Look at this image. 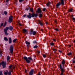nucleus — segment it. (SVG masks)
I'll use <instances>...</instances> for the list:
<instances>
[{"instance_id":"nucleus-42","label":"nucleus","mask_w":75,"mask_h":75,"mask_svg":"<svg viewBox=\"0 0 75 75\" xmlns=\"http://www.w3.org/2000/svg\"><path fill=\"white\" fill-rule=\"evenodd\" d=\"M19 2H22L23 1V0H19Z\"/></svg>"},{"instance_id":"nucleus-19","label":"nucleus","mask_w":75,"mask_h":75,"mask_svg":"<svg viewBox=\"0 0 75 75\" xmlns=\"http://www.w3.org/2000/svg\"><path fill=\"white\" fill-rule=\"evenodd\" d=\"M38 22L40 25H42V23H41V21H39Z\"/></svg>"},{"instance_id":"nucleus-47","label":"nucleus","mask_w":75,"mask_h":75,"mask_svg":"<svg viewBox=\"0 0 75 75\" xmlns=\"http://www.w3.org/2000/svg\"><path fill=\"white\" fill-rule=\"evenodd\" d=\"M57 50H56V49H53V51H56Z\"/></svg>"},{"instance_id":"nucleus-54","label":"nucleus","mask_w":75,"mask_h":75,"mask_svg":"<svg viewBox=\"0 0 75 75\" xmlns=\"http://www.w3.org/2000/svg\"><path fill=\"white\" fill-rule=\"evenodd\" d=\"M46 24H48V22H46Z\"/></svg>"},{"instance_id":"nucleus-28","label":"nucleus","mask_w":75,"mask_h":75,"mask_svg":"<svg viewBox=\"0 0 75 75\" xmlns=\"http://www.w3.org/2000/svg\"><path fill=\"white\" fill-rule=\"evenodd\" d=\"M42 14L41 13H40L39 14V17H42Z\"/></svg>"},{"instance_id":"nucleus-36","label":"nucleus","mask_w":75,"mask_h":75,"mask_svg":"<svg viewBox=\"0 0 75 75\" xmlns=\"http://www.w3.org/2000/svg\"><path fill=\"white\" fill-rule=\"evenodd\" d=\"M43 56L44 58H45V57H46V55H45V54H43Z\"/></svg>"},{"instance_id":"nucleus-1","label":"nucleus","mask_w":75,"mask_h":75,"mask_svg":"<svg viewBox=\"0 0 75 75\" xmlns=\"http://www.w3.org/2000/svg\"><path fill=\"white\" fill-rule=\"evenodd\" d=\"M29 15H28L27 16V17L29 18H31V17H37V16H38V15L37 14H34V13H32L31 14V13H29Z\"/></svg>"},{"instance_id":"nucleus-40","label":"nucleus","mask_w":75,"mask_h":75,"mask_svg":"<svg viewBox=\"0 0 75 75\" xmlns=\"http://www.w3.org/2000/svg\"><path fill=\"white\" fill-rule=\"evenodd\" d=\"M12 66H13V65H12L10 66L9 67V68H11V67H12Z\"/></svg>"},{"instance_id":"nucleus-22","label":"nucleus","mask_w":75,"mask_h":75,"mask_svg":"<svg viewBox=\"0 0 75 75\" xmlns=\"http://www.w3.org/2000/svg\"><path fill=\"white\" fill-rule=\"evenodd\" d=\"M6 24H7V22L5 21L4 23V25H3V27H5L6 25Z\"/></svg>"},{"instance_id":"nucleus-35","label":"nucleus","mask_w":75,"mask_h":75,"mask_svg":"<svg viewBox=\"0 0 75 75\" xmlns=\"http://www.w3.org/2000/svg\"><path fill=\"white\" fill-rule=\"evenodd\" d=\"M33 44H35L36 43H37V42L35 41H33Z\"/></svg>"},{"instance_id":"nucleus-10","label":"nucleus","mask_w":75,"mask_h":75,"mask_svg":"<svg viewBox=\"0 0 75 75\" xmlns=\"http://www.w3.org/2000/svg\"><path fill=\"white\" fill-rule=\"evenodd\" d=\"M37 12L38 13H41L42 12L41 10V9L40 8H39Z\"/></svg>"},{"instance_id":"nucleus-12","label":"nucleus","mask_w":75,"mask_h":75,"mask_svg":"<svg viewBox=\"0 0 75 75\" xmlns=\"http://www.w3.org/2000/svg\"><path fill=\"white\" fill-rule=\"evenodd\" d=\"M64 0H61V3L62 5H64Z\"/></svg>"},{"instance_id":"nucleus-33","label":"nucleus","mask_w":75,"mask_h":75,"mask_svg":"<svg viewBox=\"0 0 75 75\" xmlns=\"http://www.w3.org/2000/svg\"><path fill=\"white\" fill-rule=\"evenodd\" d=\"M50 44L51 45H54V43H50Z\"/></svg>"},{"instance_id":"nucleus-16","label":"nucleus","mask_w":75,"mask_h":75,"mask_svg":"<svg viewBox=\"0 0 75 75\" xmlns=\"http://www.w3.org/2000/svg\"><path fill=\"white\" fill-rule=\"evenodd\" d=\"M13 27L11 26H10L9 27V30H11V31H12V30H13Z\"/></svg>"},{"instance_id":"nucleus-59","label":"nucleus","mask_w":75,"mask_h":75,"mask_svg":"<svg viewBox=\"0 0 75 75\" xmlns=\"http://www.w3.org/2000/svg\"><path fill=\"white\" fill-rule=\"evenodd\" d=\"M55 22L56 23H57V21H55Z\"/></svg>"},{"instance_id":"nucleus-51","label":"nucleus","mask_w":75,"mask_h":75,"mask_svg":"<svg viewBox=\"0 0 75 75\" xmlns=\"http://www.w3.org/2000/svg\"><path fill=\"white\" fill-rule=\"evenodd\" d=\"M59 52H62V51H61V50H59Z\"/></svg>"},{"instance_id":"nucleus-3","label":"nucleus","mask_w":75,"mask_h":75,"mask_svg":"<svg viewBox=\"0 0 75 75\" xmlns=\"http://www.w3.org/2000/svg\"><path fill=\"white\" fill-rule=\"evenodd\" d=\"M59 67L60 68L61 70V73L60 75H63L64 74H63V73H64V69L63 68H62V65L61 64H60Z\"/></svg>"},{"instance_id":"nucleus-61","label":"nucleus","mask_w":75,"mask_h":75,"mask_svg":"<svg viewBox=\"0 0 75 75\" xmlns=\"http://www.w3.org/2000/svg\"><path fill=\"white\" fill-rule=\"evenodd\" d=\"M16 5H17V3H16Z\"/></svg>"},{"instance_id":"nucleus-49","label":"nucleus","mask_w":75,"mask_h":75,"mask_svg":"<svg viewBox=\"0 0 75 75\" xmlns=\"http://www.w3.org/2000/svg\"><path fill=\"white\" fill-rule=\"evenodd\" d=\"M29 10L28 8H27L25 9V10Z\"/></svg>"},{"instance_id":"nucleus-60","label":"nucleus","mask_w":75,"mask_h":75,"mask_svg":"<svg viewBox=\"0 0 75 75\" xmlns=\"http://www.w3.org/2000/svg\"><path fill=\"white\" fill-rule=\"evenodd\" d=\"M40 31H42V29H41L40 30Z\"/></svg>"},{"instance_id":"nucleus-62","label":"nucleus","mask_w":75,"mask_h":75,"mask_svg":"<svg viewBox=\"0 0 75 75\" xmlns=\"http://www.w3.org/2000/svg\"><path fill=\"white\" fill-rule=\"evenodd\" d=\"M71 16H72V17H74V16H73V15H72Z\"/></svg>"},{"instance_id":"nucleus-39","label":"nucleus","mask_w":75,"mask_h":75,"mask_svg":"<svg viewBox=\"0 0 75 75\" xmlns=\"http://www.w3.org/2000/svg\"><path fill=\"white\" fill-rule=\"evenodd\" d=\"M0 75H3V74H2V71H0Z\"/></svg>"},{"instance_id":"nucleus-17","label":"nucleus","mask_w":75,"mask_h":75,"mask_svg":"<svg viewBox=\"0 0 75 75\" xmlns=\"http://www.w3.org/2000/svg\"><path fill=\"white\" fill-rule=\"evenodd\" d=\"M4 40L6 41H8V39L6 37L4 38Z\"/></svg>"},{"instance_id":"nucleus-37","label":"nucleus","mask_w":75,"mask_h":75,"mask_svg":"<svg viewBox=\"0 0 75 75\" xmlns=\"http://www.w3.org/2000/svg\"><path fill=\"white\" fill-rule=\"evenodd\" d=\"M18 23H19V25H20V26H21V24L20 23V22H18Z\"/></svg>"},{"instance_id":"nucleus-52","label":"nucleus","mask_w":75,"mask_h":75,"mask_svg":"<svg viewBox=\"0 0 75 75\" xmlns=\"http://www.w3.org/2000/svg\"><path fill=\"white\" fill-rule=\"evenodd\" d=\"M38 75H41V74H40V72L38 73Z\"/></svg>"},{"instance_id":"nucleus-45","label":"nucleus","mask_w":75,"mask_h":75,"mask_svg":"<svg viewBox=\"0 0 75 75\" xmlns=\"http://www.w3.org/2000/svg\"><path fill=\"white\" fill-rule=\"evenodd\" d=\"M4 24V23H2L1 24V26H3V25Z\"/></svg>"},{"instance_id":"nucleus-38","label":"nucleus","mask_w":75,"mask_h":75,"mask_svg":"<svg viewBox=\"0 0 75 75\" xmlns=\"http://www.w3.org/2000/svg\"><path fill=\"white\" fill-rule=\"evenodd\" d=\"M46 9V8H43V11H45Z\"/></svg>"},{"instance_id":"nucleus-57","label":"nucleus","mask_w":75,"mask_h":75,"mask_svg":"<svg viewBox=\"0 0 75 75\" xmlns=\"http://www.w3.org/2000/svg\"><path fill=\"white\" fill-rule=\"evenodd\" d=\"M63 65H62V67H63V68H64V64H63Z\"/></svg>"},{"instance_id":"nucleus-24","label":"nucleus","mask_w":75,"mask_h":75,"mask_svg":"<svg viewBox=\"0 0 75 75\" xmlns=\"http://www.w3.org/2000/svg\"><path fill=\"white\" fill-rule=\"evenodd\" d=\"M50 2H48L47 4H46L47 6H49V5H50Z\"/></svg>"},{"instance_id":"nucleus-30","label":"nucleus","mask_w":75,"mask_h":75,"mask_svg":"<svg viewBox=\"0 0 75 75\" xmlns=\"http://www.w3.org/2000/svg\"><path fill=\"white\" fill-rule=\"evenodd\" d=\"M33 48H37V45L34 46L33 47Z\"/></svg>"},{"instance_id":"nucleus-55","label":"nucleus","mask_w":75,"mask_h":75,"mask_svg":"<svg viewBox=\"0 0 75 75\" xmlns=\"http://www.w3.org/2000/svg\"><path fill=\"white\" fill-rule=\"evenodd\" d=\"M27 72V70L26 69H25V72Z\"/></svg>"},{"instance_id":"nucleus-58","label":"nucleus","mask_w":75,"mask_h":75,"mask_svg":"<svg viewBox=\"0 0 75 75\" xmlns=\"http://www.w3.org/2000/svg\"><path fill=\"white\" fill-rule=\"evenodd\" d=\"M74 42H75V40H74Z\"/></svg>"},{"instance_id":"nucleus-34","label":"nucleus","mask_w":75,"mask_h":75,"mask_svg":"<svg viewBox=\"0 0 75 75\" xmlns=\"http://www.w3.org/2000/svg\"><path fill=\"white\" fill-rule=\"evenodd\" d=\"M4 14L5 15H6L7 14V12L6 11H5L4 12Z\"/></svg>"},{"instance_id":"nucleus-15","label":"nucleus","mask_w":75,"mask_h":75,"mask_svg":"<svg viewBox=\"0 0 75 75\" xmlns=\"http://www.w3.org/2000/svg\"><path fill=\"white\" fill-rule=\"evenodd\" d=\"M23 32L24 33H25L27 32V30L26 29H24L23 30Z\"/></svg>"},{"instance_id":"nucleus-13","label":"nucleus","mask_w":75,"mask_h":75,"mask_svg":"<svg viewBox=\"0 0 75 75\" xmlns=\"http://www.w3.org/2000/svg\"><path fill=\"white\" fill-rule=\"evenodd\" d=\"M9 44H11V38H9Z\"/></svg>"},{"instance_id":"nucleus-27","label":"nucleus","mask_w":75,"mask_h":75,"mask_svg":"<svg viewBox=\"0 0 75 75\" xmlns=\"http://www.w3.org/2000/svg\"><path fill=\"white\" fill-rule=\"evenodd\" d=\"M71 54L72 53L71 52H70L67 54V55H71Z\"/></svg>"},{"instance_id":"nucleus-23","label":"nucleus","mask_w":75,"mask_h":75,"mask_svg":"<svg viewBox=\"0 0 75 75\" xmlns=\"http://www.w3.org/2000/svg\"><path fill=\"white\" fill-rule=\"evenodd\" d=\"M7 61H8L10 59V57L9 56H8L7 57Z\"/></svg>"},{"instance_id":"nucleus-14","label":"nucleus","mask_w":75,"mask_h":75,"mask_svg":"<svg viewBox=\"0 0 75 75\" xmlns=\"http://www.w3.org/2000/svg\"><path fill=\"white\" fill-rule=\"evenodd\" d=\"M65 60L63 59V60L62 61V65H64L65 64Z\"/></svg>"},{"instance_id":"nucleus-18","label":"nucleus","mask_w":75,"mask_h":75,"mask_svg":"<svg viewBox=\"0 0 75 75\" xmlns=\"http://www.w3.org/2000/svg\"><path fill=\"white\" fill-rule=\"evenodd\" d=\"M8 74V71L6 70V71H5L4 74L5 75H7Z\"/></svg>"},{"instance_id":"nucleus-43","label":"nucleus","mask_w":75,"mask_h":75,"mask_svg":"<svg viewBox=\"0 0 75 75\" xmlns=\"http://www.w3.org/2000/svg\"><path fill=\"white\" fill-rule=\"evenodd\" d=\"M26 16V15H24L23 16V17H25V16Z\"/></svg>"},{"instance_id":"nucleus-46","label":"nucleus","mask_w":75,"mask_h":75,"mask_svg":"<svg viewBox=\"0 0 75 75\" xmlns=\"http://www.w3.org/2000/svg\"><path fill=\"white\" fill-rule=\"evenodd\" d=\"M2 56V54H1V53H0V57H1Z\"/></svg>"},{"instance_id":"nucleus-4","label":"nucleus","mask_w":75,"mask_h":75,"mask_svg":"<svg viewBox=\"0 0 75 75\" xmlns=\"http://www.w3.org/2000/svg\"><path fill=\"white\" fill-rule=\"evenodd\" d=\"M30 34V35H32V34H33V35H35L36 34V31H33V30L32 29L31 30Z\"/></svg>"},{"instance_id":"nucleus-6","label":"nucleus","mask_w":75,"mask_h":75,"mask_svg":"<svg viewBox=\"0 0 75 75\" xmlns=\"http://www.w3.org/2000/svg\"><path fill=\"white\" fill-rule=\"evenodd\" d=\"M13 20V16H10L9 17V20H8V22L9 23H11Z\"/></svg>"},{"instance_id":"nucleus-7","label":"nucleus","mask_w":75,"mask_h":75,"mask_svg":"<svg viewBox=\"0 0 75 75\" xmlns=\"http://www.w3.org/2000/svg\"><path fill=\"white\" fill-rule=\"evenodd\" d=\"M23 58L24 59H25V60L26 61V62H27V63H30V60L28 59V58H27L26 57H24Z\"/></svg>"},{"instance_id":"nucleus-64","label":"nucleus","mask_w":75,"mask_h":75,"mask_svg":"<svg viewBox=\"0 0 75 75\" xmlns=\"http://www.w3.org/2000/svg\"><path fill=\"white\" fill-rule=\"evenodd\" d=\"M69 47H71V45H69Z\"/></svg>"},{"instance_id":"nucleus-8","label":"nucleus","mask_w":75,"mask_h":75,"mask_svg":"<svg viewBox=\"0 0 75 75\" xmlns=\"http://www.w3.org/2000/svg\"><path fill=\"white\" fill-rule=\"evenodd\" d=\"M6 62H1V64L2 65L3 68L6 67Z\"/></svg>"},{"instance_id":"nucleus-63","label":"nucleus","mask_w":75,"mask_h":75,"mask_svg":"<svg viewBox=\"0 0 75 75\" xmlns=\"http://www.w3.org/2000/svg\"><path fill=\"white\" fill-rule=\"evenodd\" d=\"M34 58H35V56H34Z\"/></svg>"},{"instance_id":"nucleus-9","label":"nucleus","mask_w":75,"mask_h":75,"mask_svg":"<svg viewBox=\"0 0 75 75\" xmlns=\"http://www.w3.org/2000/svg\"><path fill=\"white\" fill-rule=\"evenodd\" d=\"M33 72H34V70L33 69H31L30 70V72H29V75H32L33 74Z\"/></svg>"},{"instance_id":"nucleus-50","label":"nucleus","mask_w":75,"mask_h":75,"mask_svg":"<svg viewBox=\"0 0 75 75\" xmlns=\"http://www.w3.org/2000/svg\"><path fill=\"white\" fill-rule=\"evenodd\" d=\"M75 63V61L73 60V63Z\"/></svg>"},{"instance_id":"nucleus-48","label":"nucleus","mask_w":75,"mask_h":75,"mask_svg":"<svg viewBox=\"0 0 75 75\" xmlns=\"http://www.w3.org/2000/svg\"><path fill=\"white\" fill-rule=\"evenodd\" d=\"M53 40L54 41H56V40L55 39H53Z\"/></svg>"},{"instance_id":"nucleus-20","label":"nucleus","mask_w":75,"mask_h":75,"mask_svg":"<svg viewBox=\"0 0 75 75\" xmlns=\"http://www.w3.org/2000/svg\"><path fill=\"white\" fill-rule=\"evenodd\" d=\"M25 43L26 44L28 45H30V42H28L27 41H26L25 42Z\"/></svg>"},{"instance_id":"nucleus-44","label":"nucleus","mask_w":75,"mask_h":75,"mask_svg":"<svg viewBox=\"0 0 75 75\" xmlns=\"http://www.w3.org/2000/svg\"><path fill=\"white\" fill-rule=\"evenodd\" d=\"M37 52H38V54H40V51H39V50Z\"/></svg>"},{"instance_id":"nucleus-11","label":"nucleus","mask_w":75,"mask_h":75,"mask_svg":"<svg viewBox=\"0 0 75 75\" xmlns=\"http://www.w3.org/2000/svg\"><path fill=\"white\" fill-rule=\"evenodd\" d=\"M61 5V3H60V2L57 3V4L56 5V7L58 8L59 7V6Z\"/></svg>"},{"instance_id":"nucleus-5","label":"nucleus","mask_w":75,"mask_h":75,"mask_svg":"<svg viewBox=\"0 0 75 75\" xmlns=\"http://www.w3.org/2000/svg\"><path fill=\"white\" fill-rule=\"evenodd\" d=\"M9 50L11 53V54H12L13 51V45H10V47Z\"/></svg>"},{"instance_id":"nucleus-21","label":"nucleus","mask_w":75,"mask_h":75,"mask_svg":"<svg viewBox=\"0 0 75 75\" xmlns=\"http://www.w3.org/2000/svg\"><path fill=\"white\" fill-rule=\"evenodd\" d=\"M30 10L31 12H33V8H30Z\"/></svg>"},{"instance_id":"nucleus-32","label":"nucleus","mask_w":75,"mask_h":75,"mask_svg":"<svg viewBox=\"0 0 75 75\" xmlns=\"http://www.w3.org/2000/svg\"><path fill=\"white\" fill-rule=\"evenodd\" d=\"M55 30L56 31H59V30L57 28H55Z\"/></svg>"},{"instance_id":"nucleus-31","label":"nucleus","mask_w":75,"mask_h":75,"mask_svg":"<svg viewBox=\"0 0 75 75\" xmlns=\"http://www.w3.org/2000/svg\"><path fill=\"white\" fill-rule=\"evenodd\" d=\"M16 40H17V39H15L13 40V42H15L16 41Z\"/></svg>"},{"instance_id":"nucleus-53","label":"nucleus","mask_w":75,"mask_h":75,"mask_svg":"<svg viewBox=\"0 0 75 75\" xmlns=\"http://www.w3.org/2000/svg\"><path fill=\"white\" fill-rule=\"evenodd\" d=\"M27 47H28V45H27Z\"/></svg>"},{"instance_id":"nucleus-41","label":"nucleus","mask_w":75,"mask_h":75,"mask_svg":"<svg viewBox=\"0 0 75 75\" xmlns=\"http://www.w3.org/2000/svg\"><path fill=\"white\" fill-rule=\"evenodd\" d=\"M73 20H74L75 21V18H72Z\"/></svg>"},{"instance_id":"nucleus-26","label":"nucleus","mask_w":75,"mask_h":75,"mask_svg":"<svg viewBox=\"0 0 75 75\" xmlns=\"http://www.w3.org/2000/svg\"><path fill=\"white\" fill-rule=\"evenodd\" d=\"M12 72L10 70L9 72L8 73V75H10L11 74V72Z\"/></svg>"},{"instance_id":"nucleus-56","label":"nucleus","mask_w":75,"mask_h":75,"mask_svg":"<svg viewBox=\"0 0 75 75\" xmlns=\"http://www.w3.org/2000/svg\"><path fill=\"white\" fill-rule=\"evenodd\" d=\"M8 0H6V2H8Z\"/></svg>"},{"instance_id":"nucleus-2","label":"nucleus","mask_w":75,"mask_h":75,"mask_svg":"<svg viewBox=\"0 0 75 75\" xmlns=\"http://www.w3.org/2000/svg\"><path fill=\"white\" fill-rule=\"evenodd\" d=\"M9 28L8 27H6V28L4 29V32L6 35H8V33H7V30H8Z\"/></svg>"},{"instance_id":"nucleus-29","label":"nucleus","mask_w":75,"mask_h":75,"mask_svg":"<svg viewBox=\"0 0 75 75\" xmlns=\"http://www.w3.org/2000/svg\"><path fill=\"white\" fill-rule=\"evenodd\" d=\"M73 10V9H72V8H71V9H70V10H69V12H71Z\"/></svg>"},{"instance_id":"nucleus-25","label":"nucleus","mask_w":75,"mask_h":75,"mask_svg":"<svg viewBox=\"0 0 75 75\" xmlns=\"http://www.w3.org/2000/svg\"><path fill=\"white\" fill-rule=\"evenodd\" d=\"M28 59L29 60H32V58L31 57H29L28 58Z\"/></svg>"}]
</instances>
